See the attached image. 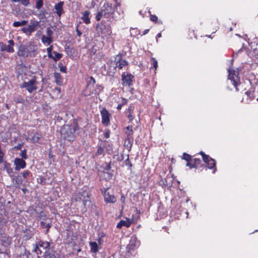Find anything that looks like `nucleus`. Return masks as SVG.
<instances>
[{"instance_id": "63", "label": "nucleus", "mask_w": 258, "mask_h": 258, "mask_svg": "<svg viewBox=\"0 0 258 258\" xmlns=\"http://www.w3.org/2000/svg\"><path fill=\"white\" fill-rule=\"evenodd\" d=\"M22 145L21 144H19L18 146L15 147V148L18 150H21L22 148Z\"/></svg>"}, {"instance_id": "18", "label": "nucleus", "mask_w": 258, "mask_h": 258, "mask_svg": "<svg viewBox=\"0 0 258 258\" xmlns=\"http://www.w3.org/2000/svg\"><path fill=\"white\" fill-rule=\"evenodd\" d=\"M89 245L90 246V251L92 253H96L99 250V246L98 243L95 241L89 242Z\"/></svg>"}, {"instance_id": "42", "label": "nucleus", "mask_w": 258, "mask_h": 258, "mask_svg": "<svg viewBox=\"0 0 258 258\" xmlns=\"http://www.w3.org/2000/svg\"><path fill=\"white\" fill-rule=\"evenodd\" d=\"M125 164L127 166H128L130 168H132V167L133 166V165L131 163L129 159V155H127V158L125 160Z\"/></svg>"}, {"instance_id": "53", "label": "nucleus", "mask_w": 258, "mask_h": 258, "mask_svg": "<svg viewBox=\"0 0 258 258\" xmlns=\"http://www.w3.org/2000/svg\"><path fill=\"white\" fill-rule=\"evenodd\" d=\"M126 134H127V138H129V137H130V138H133L132 137V135H133L132 129H131V131H128V132H127Z\"/></svg>"}, {"instance_id": "5", "label": "nucleus", "mask_w": 258, "mask_h": 258, "mask_svg": "<svg viewBox=\"0 0 258 258\" xmlns=\"http://www.w3.org/2000/svg\"><path fill=\"white\" fill-rule=\"evenodd\" d=\"M76 201L77 202H82L85 208L89 206L91 204L89 192L86 189H82L77 195Z\"/></svg>"}, {"instance_id": "3", "label": "nucleus", "mask_w": 258, "mask_h": 258, "mask_svg": "<svg viewBox=\"0 0 258 258\" xmlns=\"http://www.w3.org/2000/svg\"><path fill=\"white\" fill-rule=\"evenodd\" d=\"M37 50V46L31 43L28 45H21L19 48L18 55L19 56L28 57L31 52Z\"/></svg>"}, {"instance_id": "20", "label": "nucleus", "mask_w": 258, "mask_h": 258, "mask_svg": "<svg viewBox=\"0 0 258 258\" xmlns=\"http://www.w3.org/2000/svg\"><path fill=\"white\" fill-rule=\"evenodd\" d=\"M133 138H130V137H129V138H127L125 139V140L124 141V146H125V148L128 151H131V150L132 149V145H133Z\"/></svg>"}, {"instance_id": "37", "label": "nucleus", "mask_w": 258, "mask_h": 258, "mask_svg": "<svg viewBox=\"0 0 258 258\" xmlns=\"http://www.w3.org/2000/svg\"><path fill=\"white\" fill-rule=\"evenodd\" d=\"M102 17H104V14H103V12L101 10L97 13V14L96 16V19L97 21H99V20H100L101 18Z\"/></svg>"}, {"instance_id": "21", "label": "nucleus", "mask_w": 258, "mask_h": 258, "mask_svg": "<svg viewBox=\"0 0 258 258\" xmlns=\"http://www.w3.org/2000/svg\"><path fill=\"white\" fill-rule=\"evenodd\" d=\"M54 77L55 79V82L58 85H62L63 83V79L61 77L60 73H54Z\"/></svg>"}, {"instance_id": "60", "label": "nucleus", "mask_w": 258, "mask_h": 258, "mask_svg": "<svg viewBox=\"0 0 258 258\" xmlns=\"http://www.w3.org/2000/svg\"><path fill=\"white\" fill-rule=\"evenodd\" d=\"M245 94L251 98V95L252 96V93L250 91H247L245 92Z\"/></svg>"}, {"instance_id": "10", "label": "nucleus", "mask_w": 258, "mask_h": 258, "mask_svg": "<svg viewBox=\"0 0 258 258\" xmlns=\"http://www.w3.org/2000/svg\"><path fill=\"white\" fill-rule=\"evenodd\" d=\"M134 77L131 74L123 73L121 75V80L123 85L130 86L132 85Z\"/></svg>"}, {"instance_id": "39", "label": "nucleus", "mask_w": 258, "mask_h": 258, "mask_svg": "<svg viewBox=\"0 0 258 258\" xmlns=\"http://www.w3.org/2000/svg\"><path fill=\"white\" fill-rule=\"evenodd\" d=\"M30 171L29 170H24L22 173L23 177L24 179H26L27 177L30 175Z\"/></svg>"}, {"instance_id": "47", "label": "nucleus", "mask_w": 258, "mask_h": 258, "mask_svg": "<svg viewBox=\"0 0 258 258\" xmlns=\"http://www.w3.org/2000/svg\"><path fill=\"white\" fill-rule=\"evenodd\" d=\"M111 163H105V166L104 167V169L107 171H109L111 169Z\"/></svg>"}, {"instance_id": "35", "label": "nucleus", "mask_w": 258, "mask_h": 258, "mask_svg": "<svg viewBox=\"0 0 258 258\" xmlns=\"http://www.w3.org/2000/svg\"><path fill=\"white\" fill-rule=\"evenodd\" d=\"M96 83L95 80L94 78L92 77H90V80L88 81V87H90L92 86H94Z\"/></svg>"}, {"instance_id": "14", "label": "nucleus", "mask_w": 258, "mask_h": 258, "mask_svg": "<svg viewBox=\"0 0 258 258\" xmlns=\"http://www.w3.org/2000/svg\"><path fill=\"white\" fill-rule=\"evenodd\" d=\"M203 161L207 164L208 167L210 169H213V173H215L216 171V161L214 159L211 158L210 156L207 158L206 160Z\"/></svg>"}, {"instance_id": "11", "label": "nucleus", "mask_w": 258, "mask_h": 258, "mask_svg": "<svg viewBox=\"0 0 258 258\" xmlns=\"http://www.w3.org/2000/svg\"><path fill=\"white\" fill-rule=\"evenodd\" d=\"M14 164L15 165V170L18 171L24 169L26 166V163L22 158H16Z\"/></svg>"}, {"instance_id": "2", "label": "nucleus", "mask_w": 258, "mask_h": 258, "mask_svg": "<svg viewBox=\"0 0 258 258\" xmlns=\"http://www.w3.org/2000/svg\"><path fill=\"white\" fill-rule=\"evenodd\" d=\"M79 129L77 123L71 125H64L61 129L62 138L68 141H73L76 138V131Z\"/></svg>"}, {"instance_id": "51", "label": "nucleus", "mask_w": 258, "mask_h": 258, "mask_svg": "<svg viewBox=\"0 0 258 258\" xmlns=\"http://www.w3.org/2000/svg\"><path fill=\"white\" fill-rule=\"evenodd\" d=\"M186 166L189 167L190 168H195V166L194 163H191L189 161L187 162Z\"/></svg>"}, {"instance_id": "52", "label": "nucleus", "mask_w": 258, "mask_h": 258, "mask_svg": "<svg viewBox=\"0 0 258 258\" xmlns=\"http://www.w3.org/2000/svg\"><path fill=\"white\" fill-rule=\"evenodd\" d=\"M39 180H40V183L42 184V185H44L45 184V179L44 177H42V176H40V178H39Z\"/></svg>"}, {"instance_id": "29", "label": "nucleus", "mask_w": 258, "mask_h": 258, "mask_svg": "<svg viewBox=\"0 0 258 258\" xmlns=\"http://www.w3.org/2000/svg\"><path fill=\"white\" fill-rule=\"evenodd\" d=\"M13 2L19 3L25 7L28 6L30 4L29 0H11Z\"/></svg>"}, {"instance_id": "44", "label": "nucleus", "mask_w": 258, "mask_h": 258, "mask_svg": "<svg viewBox=\"0 0 258 258\" xmlns=\"http://www.w3.org/2000/svg\"><path fill=\"white\" fill-rule=\"evenodd\" d=\"M199 154L202 156L203 160H206V159L209 157V155H207L205 154L203 151H201Z\"/></svg>"}, {"instance_id": "31", "label": "nucleus", "mask_w": 258, "mask_h": 258, "mask_svg": "<svg viewBox=\"0 0 258 258\" xmlns=\"http://www.w3.org/2000/svg\"><path fill=\"white\" fill-rule=\"evenodd\" d=\"M31 141L33 143H37L40 139V135L39 134H35L31 138Z\"/></svg>"}, {"instance_id": "6", "label": "nucleus", "mask_w": 258, "mask_h": 258, "mask_svg": "<svg viewBox=\"0 0 258 258\" xmlns=\"http://www.w3.org/2000/svg\"><path fill=\"white\" fill-rule=\"evenodd\" d=\"M37 82L36 80L35 77H34L27 82H23L20 85V88H25L29 93H31L37 89Z\"/></svg>"}, {"instance_id": "45", "label": "nucleus", "mask_w": 258, "mask_h": 258, "mask_svg": "<svg viewBox=\"0 0 258 258\" xmlns=\"http://www.w3.org/2000/svg\"><path fill=\"white\" fill-rule=\"evenodd\" d=\"M152 60L153 61V67L155 69H156L158 67V62L155 58H152Z\"/></svg>"}, {"instance_id": "30", "label": "nucleus", "mask_w": 258, "mask_h": 258, "mask_svg": "<svg viewBox=\"0 0 258 258\" xmlns=\"http://www.w3.org/2000/svg\"><path fill=\"white\" fill-rule=\"evenodd\" d=\"M104 154V150L103 148H102L101 146H99L98 147L96 155V156H100V155H103Z\"/></svg>"}, {"instance_id": "12", "label": "nucleus", "mask_w": 258, "mask_h": 258, "mask_svg": "<svg viewBox=\"0 0 258 258\" xmlns=\"http://www.w3.org/2000/svg\"><path fill=\"white\" fill-rule=\"evenodd\" d=\"M100 113L101 115L102 123L106 126L108 125L110 123L109 113L105 108H103L100 111Z\"/></svg>"}, {"instance_id": "32", "label": "nucleus", "mask_w": 258, "mask_h": 258, "mask_svg": "<svg viewBox=\"0 0 258 258\" xmlns=\"http://www.w3.org/2000/svg\"><path fill=\"white\" fill-rule=\"evenodd\" d=\"M192 161L195 166V168H198L201 163V160L199 158H195Z\"/></svg>"}, {"instance_id": "28", "label": "nucleus", "mask_w": 258, "mask_h": 258, "mask_svg": "<svg viewBox=\"0 0 258 258\" xmlns=\"http://www.w3.org/2000/svg\"><path fill=\"white\" fill-rule=\"evenodd\" d=\"M103 90V87L102 86L99 85H96V88L94 90H93L92 92H91V94H94L95 95L99 94V93L102 91Z\"/></svg>"}, {"instance_id": "40", "label": "nucleus", "mask_w": 258, "mask_h": 258, "mask_svg": "<svg viewBox=\"0 0 258 258\" xmlns=\"http://www.w3.org/2000/svg\"><path fill=\"white\" fill-rule=\"evenodd\" d=\"M20 156L22 158V159H26L28 158V156L27 155V151L26 150H23L21 151V153L20 154Z\"/></svg>"}, {"instance_id": "34", "label": "nucleus", "mask_w": 258, "mask_h": 258, "mask_svg": "<svg viewBox=\"0 0 258 258\" xmlns=\"http://www.w3.org/2000/svg\"><path fill=\"white\" fill-rule=\"evenodd\" d=\"M43 5V0H37L36 2V8L40 9Z\"/></svg>"}, {"instance_id": "54", "label": "nucleus", "mask_w": 258, "mask_h": 258, "mask_svg": "<svg viewBox=\"0 0 258 258\" xmlns=\"http://www.w3.org/2000/svg\"><path fill=\"white\" fill-rule=\"evenodd\" d=\"M76 30L77 31V35L78 36H81V35H82V33L79 30V26L78 25L76 27Z\"/></svg>"}, {"instance_id": "59", "label": "nucleus", "mask_w": 258, "mask_h": 258, "mask_svg": "<svg viewBox=\"0 0 258 258\" xmlns=\"http://www.w3.org/2000/svg\"><path fill=\"white\" fill-rule=\"evenodd\" d=\"M8 43L9 44L8 45H11L12 46V47H13L14 45V41L13 40H9Z\"/></svg>"}, {"instance_id": "22", "label": "nucleus", "mask_w": 258, "mask_h": 258, "mask_svg": "<svg viewBox=\"0 0 258 258\" xmlns=\"http://www.w3.org/2000/svg\"><path fill=\"white\" fill-rule=\"evenodd\" d=\"M119 57V60L116 62V67L120 70L122 69L123 67L126 66L128 64V62L126 60L121 59Z\"/></svg>"}, {"instance_id": "43", "label": "nucleus", "mask_w": 258, "mask_h": 258, "mask_svg": "<svg viewBox=\"0 0 258 258\" xmlns=\"http://www.w3.org/2000/svg\"><path fill=\"white\" fill-rule=\"evenodd\" d=\"M58 66L60 68V71L62 73H66L67 70V68L66 66H62V63H59Z\"/></svg>"}, {"instance_id": "55", "label": "nucleus", "mask_w": 258, "mask_h": 258, "mask_svg": "<svg viewBox=\"0 0 258 258\" xmlns=\"http://www.w3.org/2000/svg\"><path fill=\"white\" fill-rule=\"evenodd\" d=\"M125 201V197H124V196L123 195H122L121 196V198H120V201L122 204H124Z\"/></svg>"}, {"instance_id": "58", "label": "nucleus", "mask_w": 258, "mask_h": 258, "mask_svg": "<svg viewBox=\"0 0 258 258\" xmlns=\"http://www.w3.org/2000/svg\"><path fill=\"white\" fill-rule=\"evenodd\" d=\"M127 102V100L124 98H122V102L120 103L121 104H122V106L126 104Z\"/></svg>"}, {"instance_id": "17", "label": "nucleus", "mask_w": 258, "mask_h": 258, "mask_svg": "<svg viewBox=\"0 0 258 258\" xmlns=\"http://www.w3.org/2000/svg\"><path fill=\"white\" fill-rule=\"evenodd\" d=\"M90 13L89 11L86 10L84 12L82 13V16L81 19L83 20V22L86 24H89L90 23Z\"/></svg>"}, {"instance_id": "48", "label": "nucleus", "mask_w": 258, "mask_h": 258, "mask_svg": "<svg viewBox=\"0 0 258 258\" xmlns=\"http://www.w3.org/2000/svg\"><path fill=\"white\" fill-rule=\"evenodd\" d=\"M150 20L153 22H156L158 20V18L156 15H151Z\"/></svg>"}, {"instance_id": "4", "label": "nucleus", "mask_w": 258, "mask_h": 258, "mask_svg": "<svg viewBox=\"0 0 258 258\" xmlns=\"http://www.w3.org/2000/svg\"><path fill=\"white\" fill-rule=\"evenodd\" d=\"M96 31L97 33L102 37L109 36L112 33L110 26L105 24L103 22H101L96 25Z\"/></svg>"}, {"instance_id": "62", "label": "nucleus", "mask_w": 258, "mask_h": 258, "mask_svg": "<svg viewBox=\"0 0 258 258\" xmlns=\"http://www.w3.org/2000/svg\"><path fill=\"white\" fill-rule=\"evenodd\" d=\"M104 137L105 138H108L109 137V132H106L104 134Z\"/></svg>"}, {"instance_id": "38", "label": "nucleus", "mask_w": 258, "mask_h": 258, "mask_svg": "<svg viewBox=\"0 0 258 258\" xmlns=\"http://www.w3.org/2000/svg\"><path fill=\"white\" fill-rule=\"evenodd\" d=\"M47 52L48 56L49 58L52 57V54H53L52 46H50L47 48Z\"/></svg>"}, {"instance_id": "61", "label": "nucleus", "mask_w": 258, "mask_h": 258, "mask_svg": "<svg viewBox=\"0 0 258 258\" xmlns=\"http://www.w3.org/2000/svg\"><path fill=\"white\" fill-rule=\"evenodd\" d=\"M104 236H105V234L104 233H100L98 234V237H100L101 238H102Z\"/></svg>"}, {"instance_id": "9", "label": "nucleus", "mask_w": 258, "mask_h": 258, "mask_svg": "<svg viewBox=\"0 0 258 258\" xmlns=\"http://www.w3.org/2000/svg\"><path fill=\"white\" fill-rule=\"evenodd\" d=\"M103 8L104 9L102 11L103 12L104 18L107 19L110 18L114 13V8L108 3L104 4Z\"/></svg>"}, {"instance_id": "8", "label": "nucleus", "mask_w": 258, "mask_h": 258, "mask_svg": "<svg viewBox=\"0 0 258 258\" xmlns=\"http://www.w3.org/2000/svg\"><path fill=\"white\" fill-rule=\"evenodd\" d=\"M39 24V22L35 20H31L27 27H23L21 31L27 35H30L35 30Z\"/></svg>"}, {"instance_id": "36", "label": "nucleus", "mask_w": 258, "mask_h": 258, "mask_svg": "<svg viewBox=\"0 0 258 258\" xmlns=\"http://www.w3.org/2000/svg\"><path fill=\"white\" fill-rule=\"evenodd\" d=\"M182 159L186 160L187 161V162H188L190 161H192L191 156H190L189 155H188L185 153H184L183 154Z\"/></svg>"}, {"instance_id": "25", "label": "nucleus", "mask_w": 258, "mask_h": 258, "mask_svg": "<svg viewBox=\"0 0 258 258\" xmlns=\"http://www.w3.org/2000/svg\"><path fill=\"white\" fill-rule=\"evenodd\" d=\"M41 41L43 43H47L48 45H49L52 43V39L51 37L43 35L41 38Z\"/></svg>"}, {"instance_id": "56", "label": "nucleus", "mask_w": 258, "mask_h": 258, "mask_svg": "<svg viewBox=\"0 0 258 258\" xmlns=\"http://www.w3.org/2000/svg\"><path fill=\"white\" fill-rule=\"evenodd\" d=\"M44 220H43L42 221L40 222V226L42 227V228H45L46 227V225L45 224V222L44 221Z\"/></svg>"}, {"instance_id": "19", "label": "nucleus", "mask_w": 258, "mask_h": 258, "mask_svg": "<svg viewBox=\"0 0 258 258\" xmlns=\"http://www.w3.org/2000/svg\"><path fill=\"white\" fill-rule=\"evenodd\" d=\"M1 49L2 51H7L8 52H13L14 51V49L13 47L11 45H7L4 44L3 43H0Z\"/></svg>"}, {"instance_id": "7", "label": "nucleus", "mask_w": 258, "mask_h": 258, "mask_svg": "<svg viewBox=\"0 0 258 258\" xmlns=\"http://www.w3.org/2000/svg\"><path fill=\"white\" fill-rule=\"evenodd\" d=\"M228 72L229 73L228 80L235 88L236 91H238L237 86L239 84L240 80L238 73L235 71H232L230 68H229Z\"/></svg>"}, {"instance_id": "24", "label": "nucleus", "mask_w": 258, "mask_h": 258, "mask_svg": "<svg viewBox=\"0 0 258 258\" xmlns=\"http://www.w3.org/2000/svg\"><path fill=\"white\" fill-rule=\"evenodd\" d=\"M11 178L15 185L17 187L20 186L23 182V180L21 178H19V176H14L13 175V177H11Z\"/></svg>"}, {"instance_id": "15", "label": "nucleus", "mask_w": 258, "mask_h": 258, "mask_svg": "<svg viewBox=\"0 0 258 258\" xmlns=\"http://www.w3.org/2000/svg\"><path fill=\"white\" fill-rule=\"evenodd\" d=\"M64 5L63 2H59L55 5L54 9L55 10V13L57 15L60 17L61 15L64 13L63 6Z\"/></svg>"}, {"instance_id": "16", "label": "nucleus", "mask_w": 258, "mask_h": 258, "mask_svg": "<svg viewBox=\"0 0 258 258\" xmlns=\"http://www.w3.org/2000/svg\"><path fill=\"white\" fill-rule=\"evenodd\" d=\"M133 222V220L130 218H126V220H120L117 224L116 227L120 229L122 227H130Z\"/></svg>"}, {"instance_id": "27", "label": "nucleus", "mask_w": 258, "mask_h": 258, "mask_svg": "<svg viewBox=\"0 0 258 258\" xmlns=\"http://www.w3.org/2000/svg\"><path fill=\"white\" fill-rule=\"evenodd\" d=\"M53 54H54V56L52 55V57H51L50 58L53 59L55 61H57L62 57V54L57 52L56 51H53Z\"/></svg>"}, {"instance_id": "41", "label": "nucleus", "mask_w": 258, "mask_h": 258, "mask_svg": "<svg viewBox=\"0 0 258 258\" xmlns=\"http://www.w3.org/2000/svg\"><path fill=\"white\" fill-rule=\"evenodd\" d=\"M14 101L17 103H22V104H24L25 103V100L22 99V98H15L14 99Z\"/></svg>"}, {"instance_id": "46", "label": "nucleus", "mask_w": 258, "mask_h": 258, "mask_svg": "<svg viewBox=\"0 0 258 258\" xmlns=\"http://www.w3.org/2000/svg\"><path fill=\"white\" fill-rule=\"evenodd\" d=\"M46 33H47V36L51 37V36L53 34V32L50 28H47V31H46Z\"/></svg>"}, {"instance_id": "49", "label": "nucleus", "mask_w": 258, "mask_h": 258, "mask_svg": "<svg viewBox=\"0 0 258 258\" xmlns=\"http://www.w3.org/2000/svg\"><path fill=\"white\" fill-rule=\"evenodd\" d=\"M30 254V252L28 250H27L26 249H25L24 253L23 254V256H24V258H28L29 255Z\"/></svg>"}, {"instance_id": "57", "label": "nucleus", "mask_w": 258, "mask_h": 258, "mask_svg": "<svg viewBox=\"0 0 258 258\" xmlns=\"http://www.w3.org/2000/svg\"><path fill=\"white\" fill-rule=\"evenodd\" d=\"M97 242L98 244L101 245L103 243V240L102 238H101L100 237H98L97 239Z\"/></svg>"}, {"instance_id": "26", "label": "nucleus", "mask_w": 258, "mask_h": 258, "mask_svg": "<svg viewBox=\"0 0 258 258\" xmlns=\"http://www.w3.org/2000/svg\"><path fill=\"white\" fill-rule=\"evenodd\" d=\"M28 21L26 20H22L21 22L15 21L13 23V26L15 27H18L21 26H24L27 24Z\"/></svg>"}, {"instance_id": "23", "label": "nucleus", "mask_w": 258, "mask_h": 258, "mask_svg": "<svg viewBox=\"0 0 258 258\" xmlns=\"http://www.w3.org/2000/svg\"><path fill=\"white\" fill-rule=\"evenodd\" d=\"M4 169L7 171V173L11 177H13V169L11 167V164L9 163L5 162L4 164Z\"/></svg>"}, {"instance_id": "13", "label": "nucleus", "mask_w": 258, "mask_h": 258, "mask_svg": "<svg viewBox=\"0 0 258 258\" xmlns=\"http://www.w3.org/2000/svg\"><path fill=\"white\" fill-rule=\"evenodd\" d=\"M104 197V201L106 203H114L116 202L115 197L112 195H110L108 191V189H104L102 191Z\"/></svg>"}, {"instance_id": "50", "label": "nucleus", "mask_w": 258, "mask_h": 258, "mask_svg": "<svg viewBox=\"0 0 258 258\" xmlns=\"http://www.w3.org/2000/svg\"><path fill=\"white\" fill-rule=\"evenodd\" d=\"M51 222H48L46 224V232H45V233H47L49 230V229L51 227Z\"/></svg>"}, {"instance_id": "64", "label": "nucleus", "mask_w": 258, "mask_h": 258, "mask_svg": "<svg viewBox=\"0 0 258 258\" xmlns=\"http://www.w3.org/2000/svg\"><path fill=\"white\" fill-rule=\"evenodd\" d=\"M122 107V104H119L117 105V109L118 110H120V109H121Z\"/></svg>"}, {"instance_id": "1", "label": "nucleus", "mask_w": 258, "mask_h": 258, "mask_svg": "<svg viewBox=\"0 0 258 258\" xmlns=\"http://www.w3.org/2000/svg\"><path fill=\"white\" fill-rule=\"evenodd\" d=\"M32 251L38 254H42V258H52L53 254L50 252V243L39 240L32 244Z\"/></svg>"}, {"instance_id": "33", "label": "nucleus", "mask_w": 258, "mask_h": 258, "mask_svg": "<svg viewBox=\"0 0 258 258\" xmlns=\"http://www.w3.org/2000/svg\"><path fill=\"white\" fill-rule=\"evenodd\" d=\"M46 215L45 214V213L43 211H41L38 216L37 218L38 219L41 220L42 219L43 220H46Z\"/></svg>"}]
</instances>
